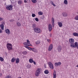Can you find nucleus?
I'll use <instances>...</instances> for the list:
<instances>
[{"mask_svg": "<svg viewBox=\"0 0 78 78\" xmlns=\"http://www.w3.org/2000/svg\"><path fill=\"white\" fill-rule=\"evenodd\" d=\"M6 47L9 51L12 50V45L11 44L8 43L7 44Z\"/></svg>", "mask_w": 78, "mask_h": 78, "instance_id": "f257e3e1", "label": "nucleus"}, {"mask_svg": "<svg viewBox=\"0 0 78 78\" xmlns=\"http://www.w3.org/2000/svg\"><path fill=\"white\" fill-rule=\"evenodd\" d=\"M41 69L39 68L37 69L35 72V76H38L39 75V74H40L41 72Z\"/></svg>", "mask_w": 78, "mask_h": 78, "instance_id": "f03ea898", "label": "nucleus"}, {"mask_svg": "<svg viewBox=\"0 0 78 78\" xmlns=\"http://www.w3.org/2000/svg\"><path fill=\"white\" fill-rule=\"evenodd\" d=\"M34 32L37 33H41V30L40 28L36 27L34 29Z\"/></svg>", "mask_w": 78, "mask_h": 78, "instance_id": "7ed1b4c3", "label": "nucleus"}, {"mask_svg": "<svg viewBox=\"0 0 78 78\" xmlns=\"http://www.w3.org/2000/svg\"><path fill=\"white\" fill-rule=\"evenodd\" d=\"M69 42L71 44H70V47H72L73 45V44H74V39L72 38H70L69 40Z\"/></svg>", "mask_w": 78, "mask_h": 78, "instance_id": "20e7f679", "label": "nucleus"}, {"mask_svg": "<svg viewBox=\"0 0 78 78\" xmlns=\"http://www.w3.org/2000/svg\"><path fill=\"white\" fill-rule=\"evenodd\" d=\"M12 7H13V6L11 5H7L6 9H7V10L11 11V10L12 9Z\"/></svg>", "mask_w": 78, "mask_h": 78, "instance_id": "39448f33", "label": "nucleus"}, {"mask_svg": "<svg viewBox=\"0 0 78 78\" xmlns=\"http://www.w3.org/2000/svg\"><path fill=\"white\" fill-rule=\"evenodd\" d=\"M48 64L50 69H53L54 67H53V64H52L51 62H49Z\"/></svg>", "mask_w": 78, "mask_h": 78, "instance_id": "423d86ee", "label": "nucleus"}, {"mask_svg": "<svg viewBox=\"0 0 78 78\" xmlns=\"http://www.w3.org/2000/svg\"><path fill=\"white\" fill-rule=\"evenodd\" d=\"M78 46V42H76L75 43V44L74 43L73 45L72 46H71L72 48H76L77 47V46Z\"/></svg>", "mask_w": 78, "mask_h": 78, "instance_id": "0eeeda50", "label": "nucleus"}, {"mask_svg": "<svg viewBox=\"0 0 78 78\" xmlns=\"http://www.w3.org/2000/svg\"><path fill=\"white\" fill-rule=\"evenodd\" d=\"M52 48H53V44H51L49 46L48 48V51H51V50H52Z\"/></svg>", "mask_w": 78, "mask_h": 78, "instance_id": "6e6552de", "label": "nucleus"}, {"mask_svg": "<svg viewBox=\"0 0 78 78\" xmlns=\"http://www.w3.org/2000/svg\"><path fill=\"white\" fill-rule=\"evenodd\" d=\"M52 27H53L55 26V19L53 17L52 18Z\"/></svg>", "mask_w": 78, "mask_h": 78, "instance_id": "1a4fd4ad", "label": "nucleus"}, {"mask_svg": "<svg viewBox=\"0 0 78 78\" xmlns=\"http://www.w3.org/2000/svg\"><path fill=\"white\" fill-rule=\"evenodd\" d=\"M48 29L49 31H51L52 30V26L51 24H49L48 25Z\"/></svg>", "mask_w": 78, "mask_h": 78, "instance_id": "9d476101", "label": "nucleus"}, {"mask_svg": "<svg viewBox=\"0 0 78 78\" xmlns=\"http://www.w3.org/2000/svg\"><path fill=\"white\" fill-rule=\"evenodd\" d=\"M61 62H58L55 63V66L56 67H57L58 66H61Z\"/></svg>", "mask_w": 78, "mask_h": 78, "instance_id": "9b49d317", "label": "nucleus"}, {"mask_svg": "<svg viewBox=\"0 0 78 78\" xmlns=\"http://www.w3.org/2000/svg\"><path fill=\"white\" fill-rule=\"evenodd\" d=\"M57 50L58 52H61V50H62V48H61V46H58V47H57Z\"/></svg>", "mask_w": 78, "mask_h": 78, "instance_id": "f8f14e48", "label": "nucleus"}, {"mask_svg": "<svg viewBox=\"0 0 78 78\" xmlns=\"http://www.w3.org/2000/svg\"><path fill=\"white\" fill-rule=\"evenodd\" d=\"M24 46L26 48H27V49H28V50H32L33 49V48H30L27 46Z\"/></svg>", "mask_w": 78, "mask_h": 78, "instance_id": "ddd939ff", "label": "nucleus"}, {"mask_svg": "<svg viewBox=\"0 0 78 78\" xmlns=\"http://www.w3.org/2000/svg\"><path fill=\"white\" fill-rule=\"evenodd\" d=\"M6 33H7L8 34H10V30H9V29H6L5 30Z\"/></svg>", "mask_w": 78, "mask_h": 78, "instance_id": "4468645a", "label": "nucleus"}, {"mask_svg": "<svg viewBox=\"0 0 78 78\" xmlns=\"http://www.w3.org/2000/svg\"><path fill=\"white\" fill-rule=\"evenodd\" d=\"M58 25L59 26V27H62V23L61 22H58Z\"/></svg>", "mask_w": 78, "mask_h": 78, "instance_id": "2eb2a0df", "label": "nucleus"}, {"mask_svg": "<svg viewBox=\"0 0 78 78\" xmlns=\"http://www.w3.org/2000/svg\"><path fill=\"white\" fill-rule=\"evenodd\" d=\"M32 50L33 51L35 52V53H37V52H38L37 50L34 48H33Z\"/></svg>", "mask_w": 78, "mask_h": 78, "instance_id": "dca6fc26", "label": "nucleus"}, {"mask_svg": "<svg viewBox=\"0 0 78 78\" xmlns=\"http://www.w3.org/2000/svg\"><path fill=\"white\" fill-rule=\"evenodd\" d=\"M56 71H54L53 75V78H55L56 76Z\"/></svg>", "mask_w": 78, "mask_h": 78, "instance_id": "f3484780", "label": "nucleus"}, {"mask_svg": "<svg viewBox=\"0 0 78 78\" xmlns=\"http://www.w3.org/2000/svg\"><path fill=\"white\" fill-rule=\"evenodd\" d=\"M16 58H13L11 60V62H14L15 61H16Z\"/></svg>", "mask_w": 78, "mask_h": 78, "instance_id": "a211bd4d", "label": "nucleus"}, {"mask_svg": "<svg viewBox=\"0 0 78 78\" xmlns=\"http://www.w3.org/2000/svg\"><path fill=\"white\" fill-rule=\"evenodd\" d=\"M32 28H33L34 29V28H36V24L35 23H34L32 24Z\"/></svg>", "mask_w": 78, "mask_h": 78, "instance_id": "6ab92c4d", "label": "nucleus"}, {"mask_svg": "<svg viewBox=\"0 0 78 78\" xmlns=\"http://www.w3.org/2000/svg\"><path fill=\"white\" fill-rule=\"evenodd\" d=\"M0 26L2 30H4V25L3 24H1Z\"/></svg>", "mask_w": 78, "mask_h": 78, "instance_id": "aec40b11", "label": "nucleus"}, {"mask_svg": "<svg viewBox=\"0 0 78 78\" xmlns=\"http://www.w3.org/2000/svg\"><path fill=\"white\" fill-rule=\"evenodd\" d=\"M73 35L74 36H78V34L76 33H74L73 34Z\"/></svg>", "mask_w": 78, "mask_h": 78, "instance_id": "412c9836", "label": "nucleus"}, {"mask_svg": "<svg viewBox=\"0 0 78 78\" xmlns=\"http://www.w3.org/2000/svg\"><path fill=\"white\" fill-rule=\"evenodd\" d=\"M20 61L19 60V58H17L16 60V63L18 64V63Z\"/></svg>", "mask_w": 78, "mask_h": 78, "instance_id": "4be33fe9", "label": "nucleus"}, {"mask_svg": "<svg viewBox=\"0 0 78 78\" xmlns=\"http://www.w3.org/2000/svg\"><path fill=\"white\" fill-rule=\"evenodd\" d=\"M63 16L64 17H67V14L66 13L64 12L63 13Z\"/></svg>", "mask_w": 78, "mask_h": 78, "instance_id": "5701e85b", "label": "nucleus"}, {"mask_svg": "<svg viewBox=\"0 0 78 78\" xmlns=\"http://www.w3.org/2000/svg\"><path fill=\"white\" fill-rule=\"evenodd\" d=\"M29 62H30V63H32V62H34V61H33V59H30L29 60Z\"/></svg>", "mask_w": 78, "mask_h": 78, "instance_id": "b1692460", "label": "nucleus"}, {"mask_svg": "<svg viewBox=\"0 0 78 78\" xmlns=\"http://www.w3.org/2000/svg\"><path fill=\"white\" fill-rule=\"evenodd\" d=\"M64 3L65 5H67L68 4V2H67V0H65L64 1Z\"/></svg>", "mask_w": 78, "mask_h": 78, "instance_id": "393cba45", "label": "nucleus"}, {"mask_svg": "<svg viewBox=\"0 0 78 78\" xmlns=\"http://www.w3.org/2000/svg\"><path fill=\"white\" fill-rule=\"evenodd\" d=\"M44 73H45V74H48V73H49L48 71V70H46L44 71Z\"/></svg>", "mask_w": 78, "mask_h": 78, "instance_id": "a878e982", "label": "nucleus"}, {"mask_svg": "<svg viewBox=\"0 0 78 78\" xmlns=\"http://www.w3.org/2000/svg\"><path fill=\"white\" fill-rule=\"evenodd\" d=\"M0 61H1L2 62L4 61V59L2 57H0Z\"/></svg>", "mask_w": 78, "mask_h": 78, "instance_id": "bb28decb", "label": "nucleus"}, {"mask_svg": "<svg viewBox=\"0 0 78 78\" xmlns=\"http://www.w3.org/2000/svg\"><path fill=\"white\" fill-rule=\"evenodd\" d=\"M40 41H37L36 42V44H40Z\"/></svg>", "mask_w": 78, "mask_h": 78, "instance_id": "cd10ccee", "label": "nucleus"}, {"mask_svg": "<svg viewBox=\"0 0 78 78\" xmlns=\"http://www.w3.org/2000/svg\"><path fill=\"white\" fill-rule=\"evenodd\" d=\"M32 2H33V3H36L37 1H36V0H32Z\"/></svg>", "mask_w": 78, "mask_h": 78, "instance_id": "c85d7f7f", "label": "nucleus"}, {"mask_svg": "<svg viewBox=\"0 0 78 78\" xmlns=\"http://www.w3.org/2000/svg\"><path fill=\"white\" fill-rule=\"evenodd\" d=\"M18 4H19L20 5L22 4V1H18Z\"/></svg>", "mask_w": 78, "mask_h": 78, "instance_id": "c756f323", "label": "nucleus"}, {"mask_svg": "<svg viewBox=\"0 0 78 78\" xmlns=\"http://www.w3.org/2000/svg\"><path fill=\"white\" fill-rule=\"evenodd\" d=\"M17 25L18 26V27H20V26L21 25L20 23L19 22H17Z\"/></svg>", "mask_w": 78, "mask_h": 78, "instance_id": "7c9ffc66", "label": "nucleus"}, {"mask_svg": "<svg viewBox=\"0 0 78 78\" xmlns=\"http://www.w3.org/2000/svg\"><path fill=\"white\" fill-rule=\"evenodd\" d=\"M38 14H39V15H42V14H43V12H38Z\"/></svg>", "mask_w": 78, "mask_h": 78, "instance_id": "2f4dec72", "label": "nucleus"}, {"mask_svg": "<svg viewBox=\"0 0 78 78\" xmlns=\"http://www.w3.org/2000/svg\"><path fill=\"white\" fill-rule=\"evenodd\" d=\"M27 68H28V69H29V68H30L31 67V66L30 65H28L27 66Z\"/></svg>", "mask_w": 78, "mask_h": 78, "instance_id": "473e14b6", "label": "nucleus"}, {"mask_svg": "<svg viewBox=\"0 0 78 78\" xmlns=\"http://www.w3.org/2000/svg\"><path fill=\"white\" fill-rule=\"evenodd\" d=\"M28 43L25 42L23 44H24V45H28Z\"/></svg>", "mask_w": 78, "mask_h": 78, "instance_id": "72a5a7b5", "label": "nucleus"}, {"mask_svg": "<svg viewBox=\"0 0 78 78\" xmlns=\"http://www.w3.org/2000/svg\"><path fill=\"white\" fill-rule=\"evenodd\" d=\"M32 17H34L36 16V15H35V14H33L32 15Z\"/></svg>", "mask_w": 78, "mask_h": 78, "instance_id": "f704fd0d", "label": "nucleus"}, {"mask_svg": "<svg viewBox=\"0 0 78 78\" xmlns=\"http://www.w3.org/2000/svg\"><path fill=\"white\" fill-rule=\"evenodd\" d=\"M75 20H78V16H77L76 17H75Z\"/></svg>", "mask_w": 78, "mask_h": 78, "instance_id": "c9c22d12", "label": "nucleus"}, {"mask_svg": "<svg viewBox=\"0 0 78 78\" xmlns=\"http://www.w3.org/2000/svg\"><path fill=\"white\" fill-rule=\"evenodd\" d=\"M35 20L36 21H37V22H38L39 21V20L37 18H35Z\"/></svg>", "mask_w": 78, "mask_h": 78, "instance_id": "e433bc0d", "label": "nucleus"}, {"mask_svg": "<svg viewBox=\"0 0 78 78\" xmlns=\"http://www.w3.org/2000/svg\"><path fill=\"white\" fill-rule=\"evenodd\" d=\"M23 53L24 55H26L27 54V51H24Z\"/></svg>", "mask_w": 78, "mask_h": 78, "instance_id": "4c0bfd02", "label": "nucleus"}, {"mask_svg": "<svg viewBox=\"0 0 78 78\" xmlns=\"http://www.w3.org/2000/svg\"><path fill=\"white\" fill-rule=\"evenodd\" d=\"M27 46H32L31 44H30L29 43L27 44Z\"/></svg>", "mask_w": 78, "mask_h": 78, "instance_id": "58836bf2", "label": "nucleus"}, {"mask_svg": "<svg viewBox=\"0 0 78 78\" xmlns=\"http://www.w3.org/2000/svg\"><path fill=\"white\" fill-rule=\"evenodd\" d=\"M6 78H11V77L10 76H6Z\"/></svg>", "mask_w": 78, "mask_h": 78, "instance_id": "ea45409f", "label": "nucleus"}, {"mask_svg": "<svg viewBox=\"0 0 78 78\" xmlns=\"http://www.w3.org/2000/svg\"><path fill=\"white\" fill-rule=\"evenodd\" d=\"M44 16L43 15L41 17V19H44Z\"/></svg>", "mask_w": 78, "mask_h": 78, "instance_id": "a19ab883", "label": "nucleus"}, {"mask_svg": "<svg viewBox=\"0 0 78 78\" xmlns=\"http://www.w3.org/2000/svg\"><path fill=\"white\" fill-rule=\"evenodd\" d=\"M27 43H30V41H29V40H27Z\"/></svg>", "mask_w": 78, "mask_h": 78, "instance_id": "79ce46f5", "label": "nucleus"}, {"mask_svg": "<svg viewBox=\"0 0 78 78\" xmlns=\"http://www.w3.org/2000/svg\"><path fill=\"white\" fill-rule=\"evenodd\" d=\"M51 4L52 5H53L54 4L53 2L52 1H51Z\"/></svg>", "mask_w": 78, "mask_h": 78, "instance_id": "37998d69", "label": "nucleus"}, {"mask_svg": "<svg viewBox=\"0 0 78 78\" xmlns=\"http://www.w3.org/2000/svg\"><path fill=\"white\" fill-rule=\"evenodd\" d=\"M47 41L48 42H50V39H47Z\"/></svg>", "mask_w": 78, "mask_h": 78, "instance_id": "c03bdc74", "label": "nucleus"}, {"mask_svg": "<svg viewBox=\"0 0 78 78\" xmlns=\"http://www.w3.org/2000/svg\"><path fill=\"white\" fill-rule=\"evenodd\" d=\"M2 76V73H0V77H1Z\"/></svg>", "mask_w": 78, "mask_h": 78, "instance_id": "a18cd8bd", "label": "nucleus"}, {"mask_svg": "<svg viewBox=\"0 0 78 78\" xmlns=\"http://www.w3.org/2000/svg\"><path fill=\"white\" fill-rule=\"evenodd\" d=\"M34 62V65H36V62L34 61V62Z\"/></svg>", "mask_w": 78, "mask_h": 78, "instance_id": "49530a36", "label": "nucleus"}, {"mask_svg": "<svg viewBox=\"0 0 78 78\" xmlns=\"http://www.w3.org/2000/svg\"><path fill=\"white\" fill-rule=\"evenodd\" d=\"M2 33V30H1V29H0V33Z\"/></svg>", "mask_w": 78, "mask_h": 78, "instance_id": "de8ad7c7", "label": "nucleus"}, {"mask_svg": "<svg viewBox=\"0 0 78 78\" xmlns=\"http://www.w3.org/2000/svg\"><path fill=\"white\" fill-rule=\"evenodd\" d=\"M52 35V34H50V37H51Z\"/></svg>", "mask_w": 78, "mask_h": 78, "instance_id": "09e8293b", "label": "nucleus"}, {"mask_svg": "<svg viewBox=\"0 0 78 78\" xmlns=\"http://www.w3.org/2000/svg\"><path fill=\"white\" fill-rule=\"evenodd\" d=\"M24 2L25 3H27V1H26V0H24Z\"/></svg>", "mask_w": 78, "mask_h": 78, "instance_id": "8fccbe9b", "label": "nucleus"}, {"mask_svg": "<svg viewBox=\"0 0 78 78\" xmlns=\"http://www.w3.org/2000/svg\"><path fill=\"white\" fill-rule=\"evenodd\" d=\"M11 20L12 22H14V20L13 19Z\"/></svg>", "mask_w": 78, "mask_h": 78, "instance_id": "3c124183", "label": "nucleus"}, {"mask_svg": "<svg viewBox=\"0 0 78 78\" xmlns=\"http://www.w3.org/2000/svg\"><path fill=\"white\" fill-rule=\"evenodd\" d=\"M13 1H14V0H11V2L12 3V2H13Z\"/></svg>", "mask_w": 78, "mask_h": 78, "instance_id": "603ef678", "label": "nucleus"}, {"mask_svg": "<svg viewBox=\"0 0 78 78\" xmlns=\"http://www.w3.org/2000/svg\"><path fill=\"white\" fill-rule=\"evenodd\" d=\"M52 5H53V6H56V5H55V4H54V3Z\"/></svg>", "mask_w": 78, "mask_h": 78, "instance_id": "864d4df0", "label": "nucleus"}, {"mask_svg": "<svg viewBox=\"0 0 78 78\" xmlns=\"http://www.w3.org/2000/svg\"><path fill=\"white\" fill-rule=\"evenodd\" d=\"M2 18L0 17V21H1V20H2Z\"/></svg>", "mask_w": 78, "mask_h": 78, "instance_id": "5fc2aeb1", "label": "nucleus"}, {"mask_svg": "<svg viewBox=\"0 0 78 78\" xmlns=\"http://www.w3.org/2000/svg\"><path fill=\"white\" fill-rule=\"evenodd\" d=\"M76 67H78V65L76 66Z\"/></svg>", "mask_w": 78, "mask_h": 78, "instance_id": "6e6d98bb", "label": "nucleus"}, {"mask_svg": "<svg viewBox=\"0 0 78 78\" xmlns=\"http://www.w3.org/2000/svg\"><path fill=\"white\" fill-rule=\"evenodd\" d=\"M9 21H10V22H11V20H9Z\"/></svg>", "mask_w": 78, "mask_h": 78, "instance_id": "4d7b16f0", "label": "nucleus"}, {"mask_svg": "<svg viewBox=\"0 0 78 78\" xmlns=\"http://www.w3.org/2000/svg\"><path fill=\"white\" fill-rule=\"evenodd\" d=\"M77 48V49H78V46H77V47H76Z\"/></svg>", "mask_w": 78, "mask_h": 78, "instance_id": "13d9d810", "label": "nucleus"}, {"mask_svg": "<svg viewBox=\"0 0 78 78\" xmlns=\"http://www.w3.org/2000/svg\"><path fill=\"white\" fill-rule=\"evenodd\" d=\"M44 67H45V68H46V67H45V66Z\"/></svg>", "mask_w": 78, "mask_h": 78, "instance_id": "bf43d9fd", "label": "nucleus"}]
</instances>
